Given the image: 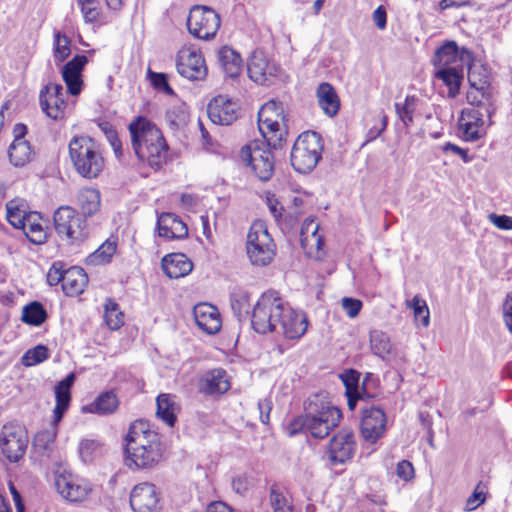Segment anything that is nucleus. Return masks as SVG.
<instances>
[{
  "instance_id": "nucleus-42",
  "label": "nucleus",
  "mask_w": 512,
  "mask_h": 512,
  "mask_svg": "<svg viewBox=\"0 0 512 512\" xmlns=\"http://www.w3.org/2000/svg\"><path fill=\"white\" fill-rule=\"evenodd\" d=\"M231 309L234 315L241 320L249 315V293L242 288H235L230 295Z\"/></svg>"
},
{
  "instance_id": "nucleus-29",
  "label": "nucleus",
  "mask_w": 512,
  "mask_h": 512,
  "mask_svg": "<svg viewBox=\"0 0 512 512\" xmlns=\"http://www.w3.org/2000/svg\"><path fill=\"white\" fill-rule=\"evenodd\" d=\"M119 401L113 391L100 393L93 402L82 407L83 413L106 416L114 413L118 408Z\"/></svg>"
},
{
  "instance_id": "nucleus-31",
  "label": "nucleus",
  "mask_w": 512,
  "mask_h": 512,
  "mask_svg": "<svg viewBox=\"0 0 512 512\" xmlns=\"http://www.w3.org/2000/svg\"><path fill=\"white\" fill-rule=\"evenodd\" d=\"M317 99L320 108L329 116H335L340 108V100L334 87L327 83H321L317 88Z\"/></svg>"
},
{
  "instance_id": "nucleus-32",
  "label": "nucleus",
  "mask_w": 512,
  "mask_h": 512,
  "mask_svg": "<svg viewBox=\"0 0 512 512\" xmlns=\"http://www.w3.org/2000/svg\"><path fill=\"white\" fill-rule=\"evenodd\" d=\"M218 62L227 76L237 77L243 66V60L240 54L229 46H223L217 53Z\"/></svg>"
},
{
  "instance_id": "nucleus-12",
  "label": "nucleus",
  "mask_w": 512,
  "mask_h": 512,
  "mask_svg": "<svg viewBox=\"0 0 512 512\" xmlns=\"http://www.w3.org/2000/svg\"><path fill=\"white\" fill-rule=\"evenodd\" d=\"M241 160L249 165L261 181H268L274 173V157L269 146L257 141L244 146Z\"/></svg>"
},
{
  "instance_id": "nucleus-36",
  "label": "nucleus",
  "mask_w": 512,
  "mask_h": 512,
  "mask_svg": "<svg viewBox=\"0 0 512 512\" xmlns=\"http://www.w3.org/2000/svg\"><path fill=\"white\" fill-rule=\"evenodd\" d=\"M435 77L441 80L448 88V97L454 99L460 91L463 74L457 67H442L437 69Z\"/></svg>"
},
{
  "instance_id": "nucleus-4",
  "label": "nucleus",
  "mask_w": 512,
  "mask_h": 512,
  "mask_svg": "<svg viewBox=\"0 0 512 512\" xmlns=\"http://www.w3.org/2000/svg\"><path fill=\"white\" fill-rule=\"evenodd\" d=\"M128 129L132 149L137 158L153 169H160L168 156V145L161 130L142 116L133 120Z\"/></svg>"
},
{
  "instance_id": "nucleus-58",
  "label": "nucleus",
  "mask_w": 512,
  "mask_h": 512,
  "mask_svg": "<svg viewBox=\"0 0 512 512\" xmlns=\"http://www.w3.org/2000/svg\"><path fill=\"white\" fill-rule=\"evenodd\" d=\"M359 378L360 374L354 370H349L345 372L342 376V380L346 387V391L357 393Z\"/></svg>"
},
{
  "instance_id": "nucleus-23",
  "label": "nucleus",
  "mask_w": 512,
  "mask_h": 512,
  "mask_svg": "<svg viewBox=\"0 0 512 512\" xmlns=\"http://www.w3.org/2000/svg\"><path fill=\"white\" fill-rule=\"evenodd\" d=\"M230 387L229 376L222 368L205 372L199 380V391L205 395L224 394Z\"/></svg>"
},
{
  "instance_id": "nucleus-50",
  "label": "nucleus",
  "mask_w": 512,
  "mask_h": 512,
  "mask_svg": "<svg viewBox=\"0 0 512 512\" xmlns=\"http://www.w3.org/2000/svg\"><path fill=\"white\" fill-rule=\"evenodd\" d=\"M81 13L83 15L84 21L90 24L101 23L102 21V8L100 6L99 0L93 2V4H87V2L78 3Z\"/></svg>"
},
{
  "instance_id": "nucleus-64",
  "label": "nucleus",
  "mask_w": 512,
  "mask_h": 512,
  "mask_svg": "<svg viewBox=\"0 0 512 512\" xmlns=\"http://www.w3.org/2000/svg\"><path fill=\"white\" fill-rule=\"evenodd\" d=\"M106 138L109 141L111 147L113 148V151L117 157H120L122 155V145L118 138L117 132L112 128L109 127V131H106Z\"/></svg>"
},
{
  "instance_id": "nucleus-35",
  "label": "nucleus",
  "mask_w": 512,
  "mask_h": 512,
  "mask_svg": "<svg viewBox=\"0 0 512 512\" xmlns=\"http://www.w3.org/2000/svg\"><path fill=\"white\" fill-rule=\"evenodd\" d=\"M10 163L15 167H23L32 160L33 151L25 139H14L8 149Z\"/></svg>"
},
{
  "instance_id": "nucleus-43",
  "label": "nucleus",
  "mask_w": 512,
  "mask_h": 512,
  "mask_svg": "<svg viewBox=\"0 0 512 512\" xmlns=\"http://www.w3.org/2000/svg\"><path fill=\"white\" fill-rule=\"evenodd\" d=\"M418 98L414 95H407L404 102L395 103V111L399 120L403 123L405 128H409L414 122V112Z\"/></svg>"
},
{
  "instance_id": "nucleus-51",
  "label": "nucleus",
  "mask_w": 512,
  "mask_h": 512,
  "mask_svg": "<svg viewBox=\"0 0 512 512\" xmlns=\"http://www.w3.org/2000/svg\"><path fill=\"white\" fill-rule=\"evenodd\" d=\"M48 356V348L44 345H37L25 352L22 356V364L27 367L34 366L45 361Z\"/></svg>"
},
{
  "instance_id": "nucleus-44",
  "label": "nucleus",
  "mask_w": 512,
  "mask_h": 512,
  "mask_svg": "<svg viewBox=\"0 0 512 512\" xmlns=\"http://www.w3.org/2000/svg\"><path fill=\"white\" fill-rule=\"evenodd\" d=\"M370 348L374 355L385 359L391 351V343L387 334L380 330H372L370 332Z\"/></svg>"
},
{
  "instance_id": "nucleus-19",
  "label": "nucleus",
  "mask_w": 512,
  "mask_h": 512,
  "mask_svg": "<svg viewBox=\"0 0 512 512\" xmlns=\"http://www.w3.org/2000/svg\"><path fill=\"white\" fill-rule=\"evenodd\" d=\"M159 501L156 486L149 482L135 485L130 494V505L134 512H159Z\"/></svg>"
},
{
  "instance_id": "nucleus-37",
  "label": "nucleus",
  "mask_w": 512,
  "mask_h": 512,
  "mask_svg": "<svg viewBox=\"0 0 512 512\" xmlns=\"http://www.w3.org/2000/svg\"><path fill=\"white\" fill-rule=\"evenodd\" d=\"M78 205L85 216L95 214L101 205L100 192L94 188H83L78 193Z\"/></svg>"
},
{
  "instance_id": "nucleus-28",
  "label": "nucleus",
  "mask_w": 512,
  "mask_h": 512,
  "mask_svg": "<svg viewBox=\"0 0 512 512\" xmlns=\"http://www.w3.org/2000/svg\"><path fill=\"white\" fill-rule=\"evenodd\" d=\"M0 447L10 462H17L24 455L27 443L15 432H3L0 436Z\"/></svg>"
},
{
  "instance_id": "nucleus-53",
  "label": "nucleus",
  "mask_w": 512,
  "mask_h": 512,
  "mask_svg": "<svg viewBox=\"0 0 512 512\" xmlns=\"http://www.w3.org/2000/svg\"><path fill=\"white\" fill-rule=\"evenodd\" d=\"M100 444L96 440L85 439L79 445V454L83 462H91L97 454Z\"/></svg>"
},
{
  "instance_id": "nucleus-33",
  "label": "nucleus",
  "mask_w": 512,
  "mask_h": 512,
  "mask_svg": "<svg viewBox=\"0 0 512 512\" xmlns=\"http://www.w3.org/2000/svg\"><path fill=\"white\" fill-rule=\"evenodd\" d=\"M175 399L176 397L171 394H160L156 399V415L170 427L174 426L177 412L179 411V406Z\"/></svg>"
},
{
  "instance_id": "nucleus-40",
  "label": "nucleus",
  "mask_w": 512,
  "mask_h": 512,
  "mask_svg": "<svg viewBox=\"0 0 512 512\" xmlns=\"http://www.w3.org/2000/svg\"><path fill=\"white\" fill-rule=\"evenodd\" d=\"M458 61V47L453 41L438 48L433 60L437 69H442V67H456L454 63Z\"/></svg>"
},
{
  "instance_id": "nucleus-21",
  "label": "nucleus",
  "mask_w": 512,
  "mask_h": 512,
  "mask_svg": "<svg viewBox=\"0 0 512 512\" xmlns=\"http://www.w3.org/2000/svg\"><path fill=\"white\" fill-rule=\"evenodd\" d=\"M238 104L224 95L213 98L207 108L210 120L218 125H230L237 119Z\"/></svg>"
},
{
  "instance_id": "nucleus-34",
  "label": "nucleus",
  "mask_w": 512,
  "mask_h": 512,
  "mask_svg": "<svg viewBox=\"0 0 512 512\" xmlns=\"http://www.w3.org/2000/svg\"><path fill=\"white\" fill-rule=\"evenodd\" d=\"M41 220L42 217L40 213L36 211H30V214H28L25 222H23V227H20L29 241L34 244L44 243L47 237Z\"/></svg>"
},
{
  "instance_id": "nucleus-52",
  "label": "nucleus",
  "mask_w": 512,
  "mask_h": 512,
  "mask_svg": "<svg viewBox=\"0 0 512 512\" xmlns=\"http://www.w3.org/2000/svg\"><path fill=\"white\" fill-rule=\"evenodd\" d=\"M486 500V487L480 482L475 487L473 493L468 497L465 504L466 511H473L483 504Z\"/></svg>"
},
{
  "instance_id": "nucleus-38",
  "label": "nucleus",
  "mask_w": 512,
  "mask_h": 512,
  "mask_svg": "<svg viewBox=\"0 0 512 512\" xmlns=\"http://www.w3.org/2000/svg\"><path fill=\"white\" fill-rule=\"evenodd\" d=\"M47 318L45 307L38 301H32L22 308L21 321L27 325L39 327Z\"/></svg>"
},
{
  "instance_id": "nucleus-22",
  "label": "nucleus",
  "mask_w": 512,
  "mask_h": 512,
  "mask_svg": "<svg viewBox=\"0 0 512 512\" xmlns=\"http://www.w3.org/2000/svg\"><path fill=\"white\" fill-rule=\"evenodd\" d=\"M193 315L199 329L213 335L220 331L222 321L218 309L208 303H199L194 306Z\"/></svg>"
},
{
  "instance_id": "nucleus-14",
  "label": "nucleus",
  "mask_w": 512,
  "mask_h": 512,
  "mask_svg": "<svg viewBox=\"0 0 512 512\" xmlns=\"http://www.w3.org/2000/svg\"><path fill=\"white\" fill-rule=\"evenodd\" d=\"M55 487L61 497L71 503L85 501L92 491L88 481L65 470L63 472H56Z\"/></svg>"
},
{
  "instance_id": "nucleus-17",
  "label": "nucleus",
  "mask_w": 512,
  "mask_h": 512,
  "mask_svg": "<svg viewBox=\"0 0 512 512\" xmlns=\"http://www.w3.org/2000/svg\"><path fill=\"white\" fill-rule=\"evenodd\" d=\"M386 415L380 407H365L362 409L360 431L363 439L375 443L386 431Z\"/></svg>"
},
{
  "instance_id": "nucleus-60",
  "label": "nucleus",
  "mask_w": 512,
  "mask_h": 512,
  "mask_svg": "<svg viewBox=\"0 0 512 512\" xmlns=\"http://www.w3.org/2000/svg\"><path fill=\"white\" fill-rule=\"evenodd\" d=\"M232 489L240 495H244L250 486L249 478L246 474H240L232 479Z\"/></svg>"
},
{
  "instance_id": "nucleus-30",
  "label": "nucleus",
  "mask_w": 512,
  "mask_h": 512,
  "mask_svg": "<svg viewBox=\"0 0 512 512\" xmlns=\"http://www.w3.org/2000/svg\"><path fill=\"white\" fill-rule=\"evenodd\" d=\"M88 284V276L83 268L72 266L67 268L62 290L67 296H77L84 292Z\"/></svg>"
},
{
  "instance_id": "nucleus-3",
  "label": "nucleus",
  "mask_w": 512,
  "mask_h": 512,
  "mask_svg": "<svg viewBox=\"0 0 512 512\" xmlns=\"http://www.w3.org/2000/svg\"><path fill=\"white\" fill-rule=\"evenodd\" d=\"M304 408L305 413L295 417L288 424L286 429L289 436L304 433L323 439L339 425L342 418L341 410L330 402L325 392L309 396Z\"/></svg>"
},
{
  "instance_id": "nucleus-41",
  "label": "nucleus",
  "mask_w": 512,
  "mask_h": 512,
  "mask_svg": "<svg viewBox=\"0 0 512 512\" xmlns=\"http://www.w3.org/2000/svg\"><path fill=\"white\" fill-rule=\"evenodd\" d=\"M71 54V40L62 32L55 30L53 33V59L57 66L67 60Z\"/></svg>"
},
{
  "instance_id": "nucleus-1",
  "label": "nucleus",
  "mask_w": 512,
  "mask_h": 512,
  "mask_svg": "<svg viewBox=\"0 0 512 512\" xmlns=\"http://www.w3.org/2000/svg\"><path fill=\"white\" fill-rule=\"evenodd\" d=\"M251 324L259 334L274 332L293 340L306 333L308 319L302 310L292 308L279 292L269 290L255 304Z\"/></svg>"
},
{
  "instance_id": "nucleus-25",
  "label": "nucleus",
  "mask_w": 512,
  "mask_h": 512,
  "mask_svg": "<svg viewBox=\"0 0 512 512\" xmlns=\"http://www.w3.org/2000/svg\"><path fill=\"white\" fill-rule=\"evenodd\" d=\"M318 230L319 224L314 218H307L302 223L300 229V243L304 252L309 257L318 253L324 245L323 236L318 233Z\"/></svg>"
},
{
  "instance_id": "nucleus-61",
  "label": "nucleus",
  "mask_w": 512,
  "mask_h": 512,
  "mask_svg": "<svg viewBox=\"0 0 512 512\" xmlns=\"http://www.w3.org/2000/svg\"><path fill=\"white\" fill-rule=\"evenodd\" d=\"M396 474L404 481H409L414 477V468L408 460H402L397 464Z\"/></svg>"
},
{
  "instance_id": "nucleus-20",
  "label": "nucleus",
  "mask_w": 512,
  "mask_h": 512,
  "mask_svg": "<svg viewBox=\"0 0 512 512\" xmlns=\"http://www.w3.org/2000/svg\"><path fill=\"white\" fill-rule=\"evenodd\" d=\"M88 63L85 55H75L61 68V75L66 84L67 92L72 96H78L83 89L82 72Z\"/></svg>"
},
{
  "instance_id": "nucleus-59",
  "label": "nucleus",
  "mask_w": 512,
  "mask_h": 512,
  "mask_svg": "<svg viewBox=\"0 0 512 512\" xmlns=\"http://www.w3.org/2000/svg\"><path fill=\"white\" fill-rule=\"evenodd\" d=\"M502 313L505 326L512 334V292H509L505 297L502 306Z\"/></svg>"
},
{
  "instance_id": "nucleus-6",
  "label": "nucleus",
  "mask_w": 512,
  "mask_h": 512,
  "mask_svg": "<svg viewBox=\"0 0 512 512\" xmlns=\"http://www.w3.org/2000/svg\"><path fill=\"white\" fill-rule=\"evenodd\" d=\"M75 382L74 373H69L55 386L56 404L53 410V421L49 428L39 431L34 438L35 446L47 450L57 436V425L62 420L71 402V388Z\"/></svg>"
},
{
  "instance_id": "nucleus-18",
  "label": "nucleus",
  "mask_w": 512,
  "mask_h": 512,
  "mask_svg": "<svg viewBox=\"0 0 512 512\" xmlns=\"http://www.w3.org/2000/svg\"><path fill=\"white\" fill-rule=\"evenodd\" d=\"M483 116L481 110L476 107L461 111L458 118V132L461 139L466 142H475L485 135Z\"/></svg>"
},
{
  "instance_id": "nucleus-15",
  "label": "nucleus",
  "mask_w": 512,
  "mask_h": 512,
  "mask_svg": "<svg viewBox=\"0 0 512 512\" xmlns=\"http://www.w3.org/2000/svg\"><path fill=\"white\" fill-rule=\"evenodd\" d=\"M66 93L61 84H47L39 93V102L42 111L51 119L59 120L64 117L67 106Z\"/></svg>"
},
{
  "instance_id": "nucleus-48",
  "label": "nucleus",
  "mask_w": 512,
  "mask_h": 512,
  "mask_svg": "<svg viewBox=\"0 0 512 512\" xmlns=\"http://www.w3.org/2000/svg\"><path fill=\"white\" fill-rule=\"evenodd\" d=\"M406 305L413 310L416 321L421 322L423 327L429 325L430 313L425 300L419 295H415L411 300L406 302Z\"/></svg>"
},
{
  "instance_id": "nucleus-39",
  "label": "nucleus",
  "mask_w": 512,
  "mask_h": 512,
  "mask_svg": "<svg viewBox=\"0 0 512 512\" xmlns=\"http://www.w3.org/2000/svg\"><path fill=\"white\" fill-rule=\"evenodd\" d=\"M26 204L23 200L13 199L6 204V218L8 222L16 229L23 227L30 211H27Z\"/></svg>"
},
{
  "instance_id": "nucleus-49",
  "label": "nucleus",
  "mask_w": 512,
  "mask_h": 512,
  "mask_svg": "<svg viewBox=\"0 0 512 512\" xmlns=\"http://www.w3.org/2000/svg\"><path fill=\"white\" fill-rule=\"evenodd\" d=\"M468 81L475 91L481 94L487 101L490 99V85L486 75H481L475 68H470L468 72Z\"/></svg>"
},
{
  "instance_id": "nucleus-11",
  "label": "nucleus",
  "mask_w": 512,
  "mask_h": 512,
  "mask_svg": "<svg viewBox=\"0 0 512 512\" xmlns=\"http://www.w3.org/2000/svg\"><path fill=\"white\" fill-rule=\"evenodd\" d=\"M53 220L57 234L70 242L81 241L88 234L86 220L70 206H60Z\"/></svg>"
},
{
  "instance_id": "nucleus-8",
  "label": "nucleus",
  "mask_w": 512,
  "mask_h": 512,
  "mask_svg": "<svg viewBox=\"0 0 512 512\" xmlns=\"http://www.w3.org/2000/svg\"><path fill=\"white\" fill-rule=\"evenodd\" d=\"M246 253L254 266L269 265L276 255V244L261 221L254 222L247 234Z\"/></svg>"
},
{
  "instance_id": "nucleus-2",
  "label": "nucleus",
  "mask_w": 512,
  "mask_h": 512,
  "mask_svg": "<svg viewBox=\"0 0 512 512\" xmlns=\"http://www.w3.org/2000/svg\"><path fill=\"white\" fill-rule=\"evenodd\" d=\"M124 462L132 471H148L163 460L165 445L158 432L143 420L130 424L124 437Z\"/></svg>"
},
{
  "instance_id": "nucleus-26",
  "label": "nucleus",
  "mask_w": 512,
  "mask_h": 512,
  "mask_svg": "<svg viewBox=\"0 0 512 512\" xmlns=\"http://www.w3.org/2000/svg\"><path fill=\"white\" fill-rule=\"evenodd\" d=\"M277 69V66L270 63L262 52H255L248 63L249 77L260 84H265L270 77L275 76Z\"/></svg>"
},
{
  "instance_id": "nucleus-7",
  "label": "nucleus",
  "mask_w": 512,
  "mask_h": 512,
  "mask_svg": "<svg viewBox=\"0 0 512 512\" xmlns=\"http://www.w3.org/2000/svg\"><path fill=\"white\" fill-rule=\"evenodd\" d=\"M322 149V139L317 132H303L292 147L290 156L292 167L303 174L312 171L321 158Z\"/></svg>"
},
{
  "instance_id": "nucleus-45",
  "label": "nucleus",
  "mask_w": 512,
  "mask_h": 512,
  "mask_svg": "<svg viewBox=\"0 0 512 512\" xmlns=\"http://www.w3.org/2000/svg\"><path fill=\"white\" fill-rule=\"evenodd\" d=\"M104 319L111 330H117L124 324V314L120 310L119 305L111 299H107L105 303Z\"/></svg>"
},
{
  "instance_id": "nucleus-5",
  "label": "nucleus",
  "mask_w": 512,
  "mask_h": 512,
  "mask_svg": "<svg viewBox=\"0 0 512 512\" xmlns=\"http://www.w3.org/2000/svg\"><path fill=\"white\" fill-rule=\"evenodd\" d=\"M69 155L75 170L84 178L94 179L104 168V158L90 137H74L69 143Z\"/></svg>"
},
{
  "instance_id": "nucleus-63",
  "label": "nucleus",
  "mask_w": 512,
  "mask_h": 512,
  "mask_svg": "<svg viewBox=\"0 0 512 512\" xmlns=\"http://www.w3.org/2000/svg\"><path fill=\"white\" fill-rule=\"evenodd\" d=\"M483 100H486L485 98H482V96L478 95L477 91H468L467 92V101L469 104L476 106L477 109L483 108L488 115H491L490 111V105H486L483 103Z\"/></svg>"
},
{
  "instance_id": "nucleus-10",
  "label": "nucleus",
  "mask_w": 512,
  "mask_h": 512,
  "mask_svg": "<svg viewBox=\"0 0 512 512\" xmlns=\"http://www.w3.org/2000/svg\"><path fill=\"white\" fill-rule=\"evenodd\" d=\"M221 26L220 15L206 5H194L187 17L189 33L200 40L213 39Z\"/></svg>"
},
{
  "instance_id": "nucleus-9",
  "label": "nucleus",
  "mask_w": 512,
  "mask_h": 512,
  "mask_svg": "<svg viewBox=\"0 0 512 512\" xmlns=\"http://www.w3.org/2000/svg\"><path fill=\"white\" fill-rule=\"evenodd\" d=\"M258 128L266 146L276 148L280 144L286 130L281 104L271 100L261 107L258 112Z\"/></svg>"
},
{
  "instance_id": "nucleus-24",
  "label": "nucleus",
  "mask_w": 512,
  "mask_h": 512,
  "mask_svg": "<svg viewBox=\"0 0 512 512\" xmlns=\"http://www.w3.org/2000/svg\"><path fill=\"white\" fill-rule=\"evenodd\" d=\"M158 236L173 240L184 239L188 235L187 225L174 213L164 212L157 218Z\"/></svg>"
},
{
  "instance_id": "nucleus-27",
  "label": "nucleus",
  "mask_w": 512,
  "mask_h": 512,
  "mask_svg": "<svg viewBox=\"0 0 512 512\" xmlns=\"http://www.w3.org/2000/svg\"><path fill=\"white\" fill-rule=\"evenodd\" d=\"M192 268V262L182 253H173L162 259V269L171 279H178L188 275Z\"/></svg>"
},
{
  "instance_id": "nucleus-47",
  "label": "nucleus",
  "mask_w": 512,
  "mask_h": 512,
  "mask_svg": "<svg viewBox=\"0 0 512 512\" xmlns=\"http://www.w3.org/2000/svg\"><path fill=\"white\" fill-rule=\"evenodd\" d=\"M270 504L274 512H292L293 508L290 500L284 491L277 484L270 487Z\"/></svg>"
},
{
  "instance_id": "nucleus-55",
  "label": "nucleus",
  "mask_w": 512,
  "mask_h": 512,
  "mask_svg": "<svg viewBox=\"0 0 512 512\" xmlns=\"http://www.w3.org/2000/svg\"><path fill=\"white\" fill-rule=\"evenodd\" d=\"M147 75L151 84L156 89L163 91L167 95L173 94V89L170 87L165 74L153 72L150 69H148Z\"/></svg>"
},
{
  "instance_id": "nucleus-46",
  "label": "nucleus",
  "mask_w": 512,
  "mask_h": 512,
  "mask_svg": "<svg viewBox=\"0 0 512 512\" xmlns=\"http://www.w3.org/2000/svg\"><path fill=\"white\" fill-rule=\"evenodd\" d=\"M116 247L114 240L107 239L95 252L88 256L87 263L101 265L109 262L116 252Z\"/></svg>"
},
{
  "instance_id": "nucleus-16",
  "label": "nucleus",
  "mask_w": 512,
  "mask_h": 512,
  "mask_svg": "<svg viewBox=\"0 0 512 512\" xmlns=\"http://www.w3.org/2000/svg\"><path fill=\"white\" fill-rule=\"evenodd\" d=\"M356 447L354 432L349 428H342L330 440L329 459L333 464H344L353 457Z\"/></svg>"
},
{
  "instance_id": "nucleus-54",
  "label": "nucleus",
  "mask_w": 512,
  "mask_h": 512,
  "mask_svg": "<svg viewBox=\"0 0 512 512\" xmlns=\"http://www.w3.org/2000/svg\"><path fill=\"white\" fill-rule=\"evenodd\" d=\"M66 271L67 269L63 262H54L47 273V283L50 286H55L59 283L63 284Z\"/></svg>"
},
{
  "instance_id": "nucleus-56",
  "label": "nucleus",
  "mask_w": 512,
  "mask_h": 512,
  "mask_svg": "<svg viewBox=\"0 0 512 512\" xmlns=\"http://www.w3.org/2000/svg\"><path fill=\"white\" fill-rule=\"evenodd\" d=\"M341 306L349 318H355L360 313L363 303L356 298L344 297L341 301Z\"/></svg>"
},
{
  "instance_id": "nucleus-62",
  "label": "nucleus",
  "mask_w": 512,
  "mask_h": 512,
  "mask_svg": "<svg viewBox=\"0 0 512 512\" xmlns=\"http://www.w3.org/2000/svg\"><path fill=\"white\" fill-rule=\"evenodd\" d=\"M258 409L260 414V421L263 424H268L270 421V412L272 410L271 400L267 398L259 400Z\"/></svg>"
},
{
  "instance_id": "nucleus-13",
  "label": "nucleus",
  "mask_w": 512,
  "mask_h": 512,
  "mask_svg": "<svg viewBox=\"0 0 512 512\" xmlns=\"http://www.w3.org/2000/svg\"><path fill=\"white\" fill-rule=\"evenodd\" d=\"M177 72L188 80H202L207 75V66L201 51L192 46H183L176 57Z\"/></svg>"
},
{
  "instance_id": "nucleus-57",
  "label": "nucleus",
  "mask_w": 512,
  "mask_h": 512,
  "mask_svg": "<svg viewBox=\"0 0 512 512\" xmlns=\"http://www.w3.org/2000/svg\"><path fill=\"white\" fill-rule=\"evenodd\" d=\"M488 220L500 230H512V216L490 213Z\"/></svg>"
}]
</instances>
